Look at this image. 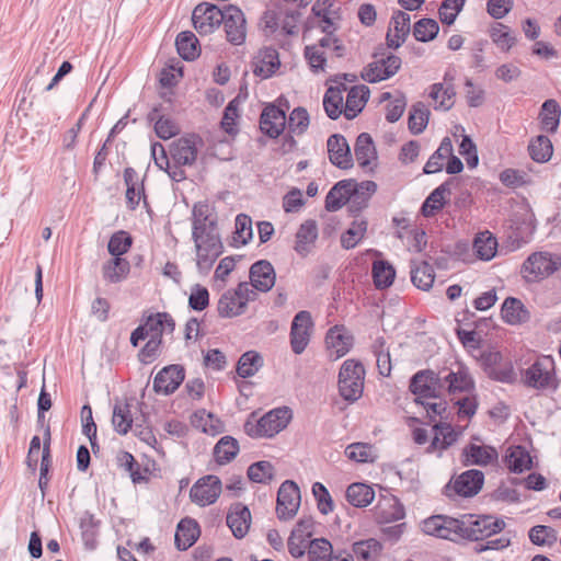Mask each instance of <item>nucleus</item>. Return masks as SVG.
Masks as SVG:
<instances>
[{
  "mask_svg": "<svg viewBox=\"0 0 561 561\" xmlns=\"http://www.w3.org/2000/svg\"><path fill=\"white\" fill-rule=\"evenodd\" d=\"M462 457L467 466H488L497 459L499 454L491 446L470 444L463 448Z\"/></svg>",
  "mask_w": 561,
  "mask_h": 561,
  "instance_id": "cd10ccee",
  "label": "nucleus"
},
{
  "mask_svg": "<svg viewBox=\"0 0 561 561\" xmlns=\"http://www.w3.org/2000/svg\"><path fill=\"white\" fill-rule=\"evenodd\" d=\"M225 19L224 9L216 4L203 2L195 7L192 13L194 28L201 35L213 33Z\"/></svg>",
  "mask_w": 561,
  "mask_h": 561,
  "instance_id": "9d476101",
  "label": "nucleus"
},
{
  "mask_svg": "<svg viewBox=\"0 0 561 561\" xmlns=\"http://www.w3.org/2000/svg\"><path fill=\"white\" fill-rule=\"evenodd\" d=\"M310 117L305 107L298 106L291 111L287 119L288 130L297 136H301L308 129Z\"/></svg>",
  "mask_w": 561,
  "mask_h": 561,
  "instance_id": "bf43d9fd",
  "label": "nucleus"
},
{
  "mask_svg": "<svg viewBox=\"0 0 561 561\" xmlns=\"http://www.w3.org/2000/svg\"><path fill=\"white\" fill-rule=\"evenodd\" d=\"M124 182L126 185V203L130 209H135L142 197H145L144 184L134 168L124 170Z\"/></svg>",
  "mask_w": 561,
  "mask_h": 561,
  "instance_id": "72a5a7b5",
  "label": "nucleus"
},
{
  "mask_svg": "<svg viewBox=\"0 0 561 561\" xmlns=\"http://www.w3.org/2000/svg\"><path fill=\"white\" fill-rule=\"evenodd\" d=\"M354 154L358 165L363 169H371L377 160V151L373 138L367 133H362L356 138Z\"/></svg>",
  "mask_w": 561,
  "mask_h": 561,
  "instance_id": "7c9ffc66",
  "label": "nucleus"
},
{
  "mask_svg": "<svg viewBox=\"0 0 561 561\" xmlns=\"http://www.w3.org/2000/svg\"><path fill=\"white\" fill-rule=\"evenodd\" d=\"M449 196V183L445 182L435 188L423 203V216L432 215L442 209Z\"/></svg>",
  "mask_w": 561,
  "mask_h": 561,
  "instance_id": "a18cd8bd",
  "label": "nucleus"
},
{
  "mask_svg": "<svg viewBox=\"0 0 561 561\" xmlns=\"http://www.w3.org/2000/svg\"><path fill=\"white\" fill-rule=\"evenodd\" d=\"M279 65L280 62L276 49L265 48L261 50L255 58L253 72L262 79H267L275 73Z\"/></svg>",
  "mask_w": 561,
  "mask_h": 561,
  "instance_id": "2f4dec72",
  "label": "nucleus"
},
{
  "mask_svg": "<svg viewBox=\"0 0 561 561\" xmlns=\"http://www.w3.org/2000/svg\"><path fill=\"white\" fill-rule=\"evenodd\" d=\"M382 550V545L375 538L359 540L352 546V556L357 561H375Z\"/></svg>",
  "mask_w": 561,
  "mask_h": 561,
  "instance_id": "58836bf2",
  "label": "nucleus"
},
{
  "mask_svg": "<svg viewBox=\"0 0 561 561\" xmlns=\"http://www.w3.org/2000/svg\"><path fill=\"white\" fill-rule=\"evenodd\" d=\"M474 381L469 369L458 365L455 370L445 371L444 376L433 370H423V398L437 397L447 390L449 393H470Z\"/></svg>",
  "mask_w": 561,
  "mask_h": 561,
  "instance_id": "f03ea898",
  "label": "nucleus"
},
{
  "mask_svg": "<svg viewBox=\"0 0 561 561\" xmlns=\"http://www.w3.org/2000/svg\"><path fill=\"white\" fill-rule=\"evenodd\" d=\"M201 529L198 523L190 517L180 520L175 531L174 542L179 550H187L198 539Z\"/></svg>",
  "mask_w": 561,
  "mask_h": 561,
  "instance_id": "c85d7f7f",
  "label": "nucleus"
},
{
  "mask_svg": "<svg viewBox=\"0 0 561 561\" xmlns=\"http://www.w3.org/2000/svg\"><path fill=\"white\" fill-rule=\"evenodd\" d=\"M263 366V357L255 351H248L241 355L237 364V374L241 378L254 376Z\"/></svg>",
  "mask_w": 561,
  "mask_h": 561,
  "instance_id": "37998d69",
  "label": "nucleus"
},
{
  "mask_svg": "<svg viewBox=\"0 0 561 561\" xmlns=\"http://www.w3.org/2000/svg\"><path fill=\"white\" fill-rule=\"evenodd\" d=\"M459 529L457 518L444 515L431 516L423 520V533L442 539L458 540Z\"/></svg>",
  "mask_w": 561,
  "mask_h": 561,
  "instance_id": "a211bd4d",
  "label": "nucleus"
},
{
  "mask_svg": "<svg viewBox=\"0 0 561 561\" xmlns=\"http://www.w3.org/2000/svg\"><path fill=\"white\" fill-rule=\"evenodd\" d=\"M410 30H411L410 14L407 12H403V11L394 12V14L392 15V18L390 20L387 36H386L387 46L389 48H394V49L400 47L404 43L407 36L409 35Z\"/></svg>",
  "mask_w": 561,
  "mask_h": 561,
  "instance_id": "b1692460",
  "label": "nucleus"
},
{
  "mask_svg": "<svg viewBox=\"0 0 561 561\" xmlns=\"http://www.w3.org/2000/svg\"><path fill=\"white\" fill-rule=\"evenodd\" d=\"M175 46L179 55L184 60H194L199 56L201 49L198 39L191 31L181 32L175 39Z\"/></svg>",
  "mask_w": 561,
  "mask_h": 561,
  "instance_id": "4c0bfd02",
  "label": "nucleus"
},
{
  "mask_svg": "<svg viewBox=\"0 0 561 561\" xmlns=\"http://www.w3.org/2000/svg\"><path fill=\"white\" fill-rule=\"evenodd\" d=\"M208 305V289L199 284L194 285L188 297V306L195 311H203Z\"/></svg>",
  "mask_w": 561,
  "mask_h": 561,
  "instance_id": "338daca9",
  "label": "nucleus"
},
{
  "mask_svg": "<svg viewBox=\"0 0 561 561\" xmlns=\"http://www.w3.org/2000/svg\"><path fill=\"white\" fill-rule=\"evenodd\" d=\"M483 482L484 474L479 470L470 469L450 481L446 486V491L448 495H451V492H454L462 497H471L480 492Z\"/></svg>",
  "mask_w": 561,
  "mask_h": 561,
  "instance_id": "dca6fc26",
  "label": "nucleus"
},
{
  "mask_svg": "<svg viewBox=\"0 0 561 561\" xmlns=\"http://www.w3.org/2000/svg\"><path fill=\"white\" fill-rule=\"evenodd\" d=\"M365 368L360 362L346 359L339 371V393L347 402L354 403L364 391Z\"/></svg>",
  "mask_w": 561,
  "mask_h": 561,
  "instance_id": "20e7f679",
  "label": "nucleus"
},
{
  "mask_svg": "<svg viewBox=\"0 0 561 561\" xmlns=\"http://www.w3.org/2000/svg\"><path fill=\"white\" fill-rule=\"evenodd\" d=\"M459 523V539L481 540L494 534L502 531L505 527L503 519L494 518L492 516L482 515H463L458 519Z\"/></svg>",
  "mask_w": 561,
  "mask_h": 561,
  "instance_id": "39448f33",
  "label": "nucleus"
},
{
  "mask_svg": "<svg viewBox=\"0 0 561 561\" xmlns=\"http://www.w3.org/2000/svg\"><path fill=\"white\" fill-rule=\"evenodd\" d=\"M129 262L123 257H113L102 268L103 277L108 283H119L129 273Z\"/></svg>",
  "mask_w": 561,
  "mask_h": 561,
  "instance_id": "a19ab883",
  "label": "nucleus"
},
{
  "mask_svg": "<svg viewBox=\"0 0 561 561\" xmlns=\"http://www.w3.org/2000/svg\"><path fill=\"white\" fill-rule=\"evenodd\" d=\"M202 144V138L195 134L181 137L172 144L171 157L179 165H192L197 159L198 147Z\"/></svg>",
  "mask_w": 561,
  "mask_h": 561,
  "instance_id": "6ab92c4d",
  "label": "nucleus"
},
{
  "mask_svg": "<svg viewBox=\"0 0 561 561\" xmlns=\"http://www.w3.org/2000/svg\"><path fill=\"white\" fill-rule=\"evenodd\" d=\"M561 266L558 256L549 253H534L524 263L523 268L526 277L531 280L541 279L553 274Z\"/></svg>",
  "mask_w": 561,
  "mask_h": 561,
  "instance_id": "ddd939ff",
  "label": "nucleus"
},
{
  "mask_svg": "<svg viewBox=\"0 0 561 561\" xmlns=\"http://www.w3.org/2000/svg\"><path fill=\"white\" fill-rule=\"evenodd\" d=\"M280 105L282 100L279 99L278 104H267L261 113L260 128L270 138H277L286 127V108Z\"/></svg>",
  "mask_w": 561,
  "mask_h": 561,
  "instance_id": "2eb2a0df",
  "label": "nucleus"
},
{
  "mask_svg": "<svg viewBox=\"0 0 561 561\" xmlns=\"http://www.w3.org/2000/svg\"><path fill=\"white\" fill-rule=\"evenodd\" d=\"M225 19L221 24L227 41L236 46L242 45L247 38V20L240 8L233 4L224 7Z\"/></svg>",
  "mask_w": 561,
  "mask_h": 561,
  "instance_id": "1a4fd4ad",
  "label": "nucleus"
},
{
  "mask_svg": "<svg viewBox=\"0 0 561 561\" xmlns=\"http://www.w3.org/2000/svg\"><path fill=\"white\" fill-rule=\"evenodd\" d=\"M300 500V490L298 485L291 480L283 482L277 492V517L280 520L291 519L299 510Z\"/></svg>",
  "mask_w": 561,
  "mask_h": 561,
  "instance_id": "9b49d317",
  "label": "nucleus"
},
{
  "mask_svg": "<svg viewBox=\"0 0 561 561\" xmlns=\"http://www.w3.org/2000/svg\"><path fill=\"white\" fill-rule=\"evenodd\" d=\"M528 151L534 161L543 163L551 159L553 148L550 139L540 135L530 141Z\"/></svg>",
  "mask_w": 561,
  "mask_h": 561,
  "instance_id": "3c124183",
  "label": "nucleus"
},
{
  "mask_svg": "<svg viewBox=\"0 0 561 561\" xmlns=\"http://www.w3.org/2000/svg\"><path fill=\"white\" fill-rule=\"evenodd\" d=\"M312 328L313 321L309 311L301 310L296 313L291 322L289 334L290 346L296 355H300L307 348Z\"/></svg>",
  "mask_w": 561,
  "mask_h": 561,
  "instance_id": "f8f14e48",
  "label": "nucleus"
},
{
  "mask_svg": "<svg viewBox=\"0 0 561 561\" xmlns=\"http://www.w3.org/2000/svg\"><path fill=\"white\" fill-rule=\"evenodd\" d=\"M112 424L114 430L121 434L126 435L133 425V416L130 413L129 404H115L113 409Z\"/></svg>",
  "mask_w": 561,
  "mask_h": 561,
  "instance_id": "6e6d98bb",
  "label": "nucleus"
},
{
  "mask_svg": "<svg viewBox=\"0 0 561 561\" xmlns=\"http://www.w3.org/2000/svg\"><path fill=\"white\" fill-rule=\"evenodd\" d=\"M131 243V237L126 231L119 230L110 238L107 250L114 257H121L129 250Z\"/></svg>",
  "mask_w": 561,
  "mask_h": 561,
  "instance_id": "680f3d73",
  "label": "nucleus"
},
{
  "mask_svg": "<svg viewBox=\"0 0 561 561\" xmlns=\"http://www.w3.org/2000/svg\"><path fill=\"white\" fill-rule=\"evenodd\" d=\"M367 231V221L365 219H355L350 228L342 233L341 244L344 249L350 250L355 248L364 238Z\"/></svg>",
  "mask_w": 561,
  "mask_h": 561,
  "instance_id": "8fccbe9b",
  "label": "nucleus"
},
{
  "mask_svg": "<svg viewBox=\"0 0 561 561\" xmlns=\"http://www.w3.org/2000/svg\"><path fill=\"white\" fill-rule=\"evenodd\" d=\"M221 486V481L217 476L203 477L191 488L190 497L199 506L210 505L219 497Z\"/></svg>",
  "mask_w": 561,
  "mask_h": 561,
  "instance_id": "f3484780",
  "label": "nucleus"
},
{
  "mask_svg": "<svg viewBox=\"0 0 561 561\" xmlns=\"http://www.w3.org/2000/svg\"><path fill=\"white\" fill-rule=\"evenodd\" d=\"M541 124L545 130L554 133L560 122L559 104L554 100H547L541 106Z\"/></svg>",
  "mask_w": 561,
  "mask_h": 561,
  "instance_id": "5fc2aeb1",
  "label": "nucleus"
},
{
  "mask_svg": "<svg viewBox=\"0 0 561 561\" xmlns=\"http://www.w3.org/2000/svg\"><path fill=\"white\" fill-rule=\"evenodd\" d=\"M529 539L537 546H551L557 541L558 533L549 526L537 525L529 530Z\"/></svg>",
  "mask_w": 561,
  "mask_h": 561,
  "instance_id": "0e129e2a",
  "label": "nucleus"
},
{
  "mask_svg": "<svg viewBox=\"0 0 561 561\" xmlns=\"http://www.w3.org/2000/svg\"><path fill=\"white\" fill-rule=\"evenodd\" d=\"M312 494L317 500V506L321 514L328 515L333 511V500L324 484H322L321 482L313 483Z\"/></svg>",
  "mask_w": 561,
  "mask_h": 561,
  "instance_id": "69168bd1",
  "label": "nucleus"
},
{
  "mask_svg": "<svg viewBox=\"0 0 561 561\" xmlns=\"http://www.w3.org/2000/svg\"><path fill=\"white\" fill-rule=\"evenodd\" d=\"M345 455L348 459L359 462H373L376 458L373 446L366 443H353L345 449Z\"/></svg>",
  "mask_w": 561,
  "mask_h": 561,
  "instance_id": "052dcab7",
  "label": "nucleus"
},
{
  "mask_svg": "<svg viewBox=\"0 0 561 561\" xmlns=\"http://www.w3.org/2000/svg\"><path fill=\"white\" fill-rule=\"evenodd\" d=\"M396 271L387 261H375L373 264L374 284L378 289L388 288L392 285Z\"/></svg>",
  "mask_w": 561,
  "mask_h": 561,
  "instance_id": "09e8293b",
  "label": "nucleus"
},
{
  "mask_svg": "<svg viewBox=\"0 0 561 561\" xmlns=\"http://www.w3.org/2000/svg\"><path fill=\"white\" fill-rule=\"evenodd\" d=\"M525 386L537 390L556 389L558 380L554 374V362L550 356L538 358L522 373Z\"/></svg>",
  "mask_w": 561,
  "mask_h": 561,
  "instance_id": "0eeeda50",
  "label": "nucleus"
},
{
  "mask_svg": "<svg viewBox=\"0 0 561 561\" xmlns=\"http://www.w3.org/2000/svg\"><path fill=\"white\" fill-rule=\"evenodd\" d=\"M453 153V144L448 137H445L438 149L428 159L426 165L423 168V173H435L442 170L445 161Z\"/></svg>",
  "mask_w": 561,
  "mask_h": 561,
  "instance_id": "49530a36",
  "label": "nucleus"
},
{
  "mask_svg": "<svg viewBox=\"0 0 561 561\" xmlns=\"http://www.w3.org/2000/svg\"><path fill=\"white\" fill-rule=\"evenodd\" d=\"M175 329L173 318L167 312H157L147 317L145 322L137 327L130 334V343L137 346L139 341L147 337L162 340L163 333H172Z\"/></svg>",
  "mask_w": 561,
  "mask_h": 561,
  "instance_id": "6e6552de",
  "label": "nucleus"
},
{
  "mask_svg": "<svg viewBox=\"0 0 561 561\" xmlns=\"http://www.w3.org/2000/svg\"><path fill=\"white\" fill-rule=\"evenodd\" d=\"M375 499V491L366 483H352L346 489V500L354 507H366Z\"/></svg>",
  "mask_w": 561,
  "mask_h": 561,
  "instance_id": "e433bc0d",
  "label": "nucleus"
},
{
  "mask_svg": "<svg viewBox=\"0 0 561 561\" xmlns=\"http://www.w3.org/2000/svg\"><path fill=\"white\" fill-rule=\"evenodd\" d=\"M332 554V545L325 538L310 540L308 559L309 561H328Z\"/></svg>",
  "mask_w": 561,
  "mask_h": 561,
  "instance_id": "e2e57ef3",
  "label": "nucleus"
},
{
  "mask_svg": "<svg viewBox=\"0 0 561 561\" xmlns=\"http://www.w3.org/2000/svg\"><path fill=\"white\" fill-rule=\"evenodd\" d=\"M274 466L266 460L252 463L248 468V478L255 483H270L274 478Z\"/></svg>",
  "mask_w": 561,
  "mask_h": 561,
  "instance_id": "4d7b16f0",
  "label": "nucleus"
},
{
  "mask_svg": "<svg viewBox=\"0 0 561 561\" xmlns=\"http://www.w3.org/2000/svg\"><path fill=\"white\" fill-rule=\"evenodd\" d=\"M374 355L376 356V364L378 371L381 376H390L392 366L389 350L386 347V341L382 336L377 337L371 345Z\"/></svg>",
  "mask_w": 561,
  "mask_h": 561,
  "instance_id": "603ef678",
  "label": "nucleus"
},
{
  "mask_svg": "<svg viewBox=\"0 0 561 561\" xmlns=\"http://www.w3.org/2000/svg\"><path fill=\"white\" fill-rule=\"evenodd\" d=\"M455 73L449 70L445 73L443 82L432 85L428 93L430 104L435 110L449 111L456 101V91L454 87Z\"/></svg>",
  "mask_w": 561,
  "mask_h": 561,
  "instance_id": "4468645a",
  "label": "nucleus"
},
{
  "mask_svg": "<svg viewBox=\"0 0 561 561\" xmlns=\"http://www.w3.org/2000/svg\"><path fill=\"white\" fill-rule=\"evenodd\" d=\"M401 59L396 55L370 62L363 71L362 78L370 83L386 80L397 73Z\"/></svg>",
  "mask_w": 561,
  "mask_h": 561,
  "instance_id": "aec40b11",
  "label": "nucleus"
},
{
  "mask_svg": "<svg viewBox=\"0 0 561 561\" xmlns=\"http://www.w3.org/2000/svg\"><path fill=\"white\" fill-rule=\"evenodd\" d=\"M343 95L340 87H330L323 98V107L331 119H336L342 114Z\"/></svg>",
  "mask_w": 561,
  "mask_h": 561,
  "instance_id": "864d4df0",
  "label": "nucleus"
},
{
  "mask_svg": "<svg viewBox=\"0 0 561 561\" xmlns=\"http://www.w3.org/2000/svg\"><path fill=\"white\" fill-rule=\"evenodd\" d=\"M329 159L332 164L340 169H350L353 167L351 148L343 135H331L327 142Z\"/></svg>",
  "mask_w": 561,
  "mask_h": 561,
  "instance_id": "393cba45",
  "label": "nucleus"
},
{
  "mask_svg": "<svg viewBox=\"0 0 561 561\" xmlns=\"http://www.w3.org/2000/svg\"><path fill=\"white\" fill-rule=\"evenodd\" d=\"M325 343L331 355H334V358L337 359L348 353L353 344V337L345 332L343 327L335 325L328 331Z\"/></svg>",
  "mask_w": 561,
  "mask_h": 561,
  "instance_id": "c756f323",
  "label": "nucleus"
},
{
  "mask_svg": "<svg viewBox=\"0 0 561 561\" xmlns=\"http://www.w3.org/2000/svg\"><path fill=\"white\" fill-rule=\"evenodd\" d=\"M503 320L511 325L526 323L530 319V313L524 304L514 297L504 300L501 309Z\"/></svg>",
  "mask_w": 561,
  "mask_h": 561,
  "instance_id": "473e14b6",
  "label": "nucleus"
},
{
  "mask_svg": "<svg viewBox=\"0 0 561 561\" xmlns=\"http://www.w3.org/2000/svg\"><path fill=\"white\" fill-rule=\"evenodd\" d=\"M491 38L504 51L510 50L516 43V37L512 30L502 23H496L492 26Z\"/></svg>",
  "mask_w": 561,
  "mask_h": 561,
  "instance_id": "13d9d810",
  "label": "nucleus"
},
{
  "mask_svg": "<svg viewBox=\"0 0 561 561\" xmlns=\"http://www.w3.org/2000/svg\"><path fill=\"white\" fill-rule=\"evenodd\" d=\"M257 294L248 282H241L236 289L226 290L217 305L218 314L221 318H234L245 312L248 304L254 301Z\"/></svg>",
  "mask_w": 561,
  "mask_h": 561,
  "instance_id": "423d86ee",
  "label": "nucleus"
},
{
  "mask_svg": "<svg viewBox=\"0 0 561 561\" xmlns=\"http://www.w3.org/2000/svg\"><path fill=\"white\" fill-rule=\"evenodd\" d=\"M100 522L95 517L85 512L80 518V529L83 543L87 549L93 550L98 543Z\"/></svg>",
  "mask_w": 561,
  "mask_h": 561,
  "instance_id": "79ce46f5",
  "label": "nucleus"
},
{
  "mask_svg": "<svg viewBox=\"0 0 561 561\" xmlns=\"http://www.w3.org/2000/svg\"><path fill=\"white\" fill-rule=\"evenodd\" d=\"M291 416L287 407L273 409L260 419L251 414L244 423V432L250 437H273L288 425Z\"/></svg>",
  "mask_w": 561,
  "mask_h": 561,
  "instance_id": "7ed1b4c3",
  "label": "nucleus"
},
{
  "mask_svg": "<svg viewBox=\"0 0 561 561\" xmlns=\"http://www.w3.org/2000/svg\"><path fill=\"white\" fill-rule=\"evenodd\" d=\"M472 250L480 260L490 261L497 251L496 238L490 231L481 232L476 237Z\"/></svg>",
  "mask_w": 561,
  "mask_h": 561,
  "instance_id": "ea45409f",
  "label": "nucleus"
},
{
  "mask_svg": "<svg viewBox=\"0 0 561 561\" xmlns=\"http://www.w3.org/2000/svg\"><path fill=\"white\" fill-rule=\"evenodd\" d=\"M251 512L249 507L240 502L230 506L226 517L227 526L237 539L244 538L251 526Z\"/></svg>",
  "mask_w": 561,
  "mask_h": 561,
  "instance_id": "5701e85b",
  "label": "nucleus"
},
{
  "mask_svg": "<svg viewBox=\"0 0 561 561\" xmlns=\"http://www.w3.org/2000/svg\"><path fill=\"white\" fill-rule=\"evenodd\" d=\"M505 465L510 471L522 473L531 468L533 459L524 447L513 446L510 447L506 451Z\"/></svg>",
  "mask_w": 561,
  "mask_h": 561,
  "instance_id": "c9c22d12",
  "label": "nucleus"
},
{
  "mask_svg": "<svg viewBox=\"0 0 561 561\" xmlns=\"http://www.w3.org/2000/svg\"><path fill=\"white\" fill-rule=\"evenodd\" d=\"M192 239L199 272L207 273L224 251L217 229V217L206 202H198L192 209Z\"/></svg>",
  "mask_w": 561,
  "mask_h": 561,
  "instance_id": "f257e3e1",
  "label": "nucleus"
},
{
  "mask_svg": "<svg viewBox=\"0 0 561 561\" xmlns=\"http://www.w3.org/2000/svg\"><path fill=\"white\" fill-rule=\"evenodd\" d=\"M369 93L368 87L364 84L351 88L345 102L344 115L346 118L352 119L362 112L369 99Z\"/></svg>",
  "mask_w": 561,
  "mask_h": 561,
  "instance_id": "f704fd0d",
  "label": "nucleus"
},
{
  "mask_svg": "<svg viewBox=\"0 0 561 561\" xmlns=\"http://www.w3.org/2000/svg\"><path fill=\"white\" fill-rule=\"evenodd\" d=\"M239 451L238 440L231 436H224L214 448L216 461L220 465L230 462Z\"/></svg>",
  "mask_w": 561,
  "mask_h": 561,
  "instance_id": "de8ad7c7",
  "label": "nucleus"
},
{
  "mask_svg": "<svg viewBox=\"0 0 561 561\" xmlns=\"http://www.w3.org/2000/svg\"><path fill=\"white\" fill-rule=\"evenodd\" d=\"M357 187L354 180H342L331 187L325 196V209L328 211H336L341 209L350 198L351 193Z\"/></svg>",
  "mask_w": 561,
  "mask_h": 561,
  "instance_id": "bb28decb",
  "label": "nucleus"
},
{
  "mask_svg": "<svg viewBox=\"0 0 561 561\" xmlns=\"http://www.w3.org/2000/svg\"><path fill=\"white\" fill-rule=\"evenodd\" d=\"M318 237V228L316 221L307 220L304 222L296 233L295 250L305 255L308 252V248L312 244Z\"/></svg>",
  "mask_w": 561,
  "mask_h": 561,
  "instance_id": "c03bdc74",
  "label": "nucleus"
},
{
  "mask_svg": "<svg viewBox=\"0 0 561 561\" xmlns=\"http://www.w3.org/2000/svg\"><path fill=\"white\" fill-rule=\"evenodd\" d=\"M431 433V443L425 449L427 454H437V456H440L443 450L447 449L457 440V434L447 423L434 424Z\"/></svg>",
  "mask_w": 561,
  "mask_h": 561,
  "instance_id": "a878e982",
  "label": "nucleus"
},
{
  "mask_svg": "<svg viewBox=\"0 0 561 561\" xmlns=\"http://www.w3.org/2000/svg\"><path fill=\"white\" fill-rule=\"evenodd\" d=\"M250 287L256 293H267L275 285L276 274L273 265L266 261L261 260L252 264L249 272Z\"/></svg>",
  "mask_w": 561,
  "mask_h": 561,
  "instance_id": "412c9836",
  "label": "nucleus"
},
{
  "mask_svg": "<svg viewBox=\"0 0 561 561\" xmlns=\"http://www.w3.org/2000/svg\"><path fill=\"white\" fill-rule=\"evenodd\" d=\"M465 4V0H445L439 8V18L443 23L453 24Z\"/></svg>",
  "mask_w": 561,
  "mask_h": 561,
  "instance_id": "774afa93",
  "label": "nucleus"
},
{
  "mask_svg": "<svg viewBox=\"0 0 561 561\" xmlns=\"http://www.w3.org/2000/svg\"><path fill=\"white\" fill-rule=\"evenodd\" d=\"M184 368L180 365H170L162 368L153 379V390L157 393L171 394L183 382Z\"/></svg>",
  "mask_w": 561,
  "mask_h": 561,
  "instance_id": "4be33fe9",
  "label": "nucleus"
}]
</instances>
